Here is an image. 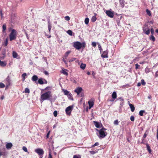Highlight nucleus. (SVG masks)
Masks as SVG:
<instances>
[{"label":"nucleus","mask_w":158,"mask_h":158,"mask_svg":"<svg viewBox=\"0 0 158 158\" xmlns=\"http://www.w3.org/2000/svg\"><path fill=\"white\" fill-rule=\"evenodd\" d=\"M2 32L3 33H6V25L5 24H4L2 26Z\"/></svg>","instance_id":"4be33fe9"},{"label":"nucleus","mask_w":158,"mask_h":158,"mask_svg":"<svg viewBox=\"0 0 158 158\" xmlns=\"http://www.w3.org/2000/svg\"><path fill=\"white\" fill-rule=\"evenodd\" d=\"M73 158H81L80 155H74L73 156Z\"/></svg>","instance_id":"49530a36"},{"label":"nucleus","mask_w":158,"mask_h":158,"mask_svg":"<svg viewBox=\"0 0 158 158\" xmlns=\"http://www.w3.org/2000/svg\"><path fill=\"white\" fill-rule=\"evenodd\" d=\"M23 149L25 152H27V148L25 146H23Z\"/></svg>","instance_id":"8fccbe9b"},{"label":"nucleus","mask_w":158,"mask_h":158,"mask_svg":"<svg viewBox=\"0 0 158 158\" xmlns=\"http://www.w3.org/2000/svg\"><path fill=\"white\" fill-rule=\"evenodd\" d=\"M155 77H158V71H157L155 73Z\"/></svg>","instance_id":"680f3d73"},{"label":"nucleus","mask_w":158,"mask_h":158,"mask_svg":"<svg viewBox=\"0 0 158 158\" xmlns=\"http://www.w3.org/2000/svg\"><path fill=\"white\" fill-rule=\"evenodd\" d=\"M89 153L91 154L94 155L95 154L96 152L94 151H90Z\"/></svg>","instance_id":"864d4df0"},{"label":"nucleus","mask_w":158,"mask_h":158,"mask_svg":"<svg viewBox=\"0 0 158 158\" xmlns=\"http://www.w3.org/2000/svg\"><path fill=\"white\" fill-rule=\"evenodd\" d=\"M146 34L148 35L150 34V29H148L147 30H145V31H143Z\"/></svg>","instance_id":"c9c22d12"},{"label":"nucleus","mask_w":158,"mask_h":158,"mask_svg":"<svg viewBox=\"0 0 158 158\" xmlns=\"http://www.w3.org/2000/svg\"><path fill=\"white\" fill-rule=\"evenodd\" d=\"M27 76V74L26 73H24L22 75V80L23 81H24L26 79L25 77Z\"/></svg>","instance_id":"c756f323"},{"label":"nucleus","mask_w":158,"mask_h":158,"mask_svg":"<svg viewBox=\"0 0 158 158\" xmlns=\"http://www.w3.org/2000/svg\"><path fill=\"white\" fill-rule=\"evenodd\" d=\"M108 50L104 51L103 53L101 55V57L103 58H107L108 57Z\"/></svg>","instance_id":"f8f14e48"},{"label":"nucleus","mask_w":158,"mask_h":158,"mask_svg":"<svg viewBox=\"0 0 158 158\" xmlns=\"http://www.w3.org/2000/svg\"><path fill=\"white\" fill-rule=\"evenodd\" d=\"M17 32L15 29H12L9 35L10 40L12 41L15 40L17 37Z\"/></svg>","instance_id":"20e7f679"},{"label":"nucleus","mask_w":158,"mask_h":158,"mask_svg":"<svg viewBox=\"0 0 158 158\" xmlns=\"http://www.w3.org/2000/svg\"><path fill=\"white\" fill-rule=\"evenodd\" d=\"M52 27V25L51 24V23L50 21V20H49L48 21V30L49 31V32H50L51 30Z\"/></svg>","instance_id":"a211bd4d"},{"label":"nucleus","mask_w":158,"mask_h":158,"mask_svg":"<svg viewBox=\"0 0 158 158\" xmlns=\"http://www.w3.org/2000/svg\"><path fill=\"white\" fill-rule=\"evenodd\" d=\"M68 71V70L67 69H63L61 71V73L65 75L66 76H68V73L67 72Z\"/></svg>","instance_id":"f3484780"},{"label":"nucleus","mask_w":158,"mask_h":158,"mask_svg":"<svg viewBox=\"0 0 158 158\" xmlns=\"http://www.w3.org/2000/svg\"><path fill=\"white\" fill-rule=\"evenodd\" d=\"M13 57L14 58H16L18 56V54L15 51H13L12 53Z\"/></svg>","instance_id":"bb28decb"},{"label":"nucleus","mask_w":158,"mask_h":158,"mask_svg":"<svg viewBox=\"0 0 158 158\" xmlns=\"http://www.w3.org/2000/svg\"><path fill=\"white\" fill-rule=\"evenodd\" d=\"M92 45L94 47H95L96 46V43L95 42H92Z\"/></svg>","instance_id":"4d7b16f0"},{"label":"nucleus","mask_w":158,"mask_h":158,"mask_svg":"<svg viewBox=\"0 0 158 158\" xmlns=\"http://www.w3.org/2000/svg\"><path fill=\"white\" fill-rule=\"evenodd\" d=\"M147 135V134L146 133H145L144 134L142 138H143V139L145 138L146 137Z\"/></svg>","instance_id":"e2e57ef3"},{"label":"nucleus","mask_w":158,"mask_h":158,"mask_svg":"<svg viewBox=\"0 0 158 158\" xmlns=\"http://www.w3.org/2000/svg\"><path fill=\"white\" fill-rule=\"evenodd\" d=\"M53 115L55 117H56L57 115V111L55 110L53 112Z\"/></svg>","instance_id":"603ef678"},{"label":"nucleus","mask_w":158,"mask_h":158,"mask_svg":"<svg viewBox=\"0 0 158 158\" xmlns=\"http://www.w3.org/2000/svg\"><path fill=\"white\" fill-rule=\"evenodd\" d=\"M38 83L40 84L43 85L44 84H47V81L44 79L40 78L38 80Z\"/></svg>","instance_id":"1a4fd4ad"},{"label":"nucleus","mask_w":158,"mask_h":158,"mask_svg":"<svg viewBox=\"0 0 158 158\" xmlns=\"http://www.w3.org/2000/svg\"><path fill=\"white\" fill-rule=\"evenodd\" d=\"M145 112L144 110H141L139 112V114L140 116H143V113Z\"/></svg>","instance_id":"e433bc0d"},{"label":"nucleus","mask_w":158,"mask_h":158,"mask_svg":"<svg viewBox=\"0 0 158 158\" xmlns=\"http://www.w3.org/2000/svg\"><path fill=\"white\" fill-rule=\"evenodd\" d=\"M73 108V106H70L66 108L65 109V112L67 115H70Z\"/></svg>","instance_id":"0eeeda50"},{"label":"nucleus","mask_w":158,"mask_h":158,"mask_svg":"<svg viewBox=\"0 0 158 158\" xmlns=\"http://www.w3.org/2000/svg\"><path fill=\"white\" fill-rule=\"evenodd\" d=\"M62 91L64 92V94L65 95H68L69 93L70 92L66 89H62Z\"/></svg>","instance_id":"5701e85b"},{"label":"nucleus","mask_w":158,"mask_h":158,"mask_svg":"<svg viewBox=\"0 0 158 158\" xmlns=\"http://www.w3.org/2000/svg\"><path fill=\"white\" fill-rule=\"evenodd\" d=\"M94 124L96 127L97 128H100V123L96 121H94Z\"/></svg>","instance_id":"412c9836"},{"label":"nucleus","mask_w":158,"mask_h":158,"mask_svg":"<svg viewBox=\"0 0 158 158\" xmlns=\"http://www.w3.org/2000/svg\"><path fill=\"white\" fill-rule=\"evenodd\" d=\"M112 97L114 99L116 98L117 97V94L116 93L115 91H114L113 92L112 94Z\"/></svg>","instance_id":"393cba45"},{"label":"nucleus","mask_w":158,"mask_h":158,"mask_svg":"<svg viewBox=\"0 0 158 158\" xmlns=\"http://www.w3.org/2000/svg\"><path fill=\"white\" fill-rule=\"evenodd\" d=\"M106 15L109 17L112 18L114 15V12L112 11V10H106Z\"/></svg>","instance_id":"423d86ee"},{"label":"nucleus","mask_w":158,"mask_h":158,"mask_svg":"<svg viewBox=\"0 0 158 158\" xmlns=\"http://www.w3.org/2000/svg\"><path fill=\"white\" fill-rule=\"evenodd\" d=\"M124 2L125 1L124 0H119V3L120 7L122 8H123L124 6Z\"/></svg>","instance_id":"2eb2a0df"},{"label":"nucleus","mask_w":158,"mask_h":158,"mask_svg":"<svg viewBox=\"0 0 158 158\" xmlns=\"http://www.w3.org/2000/svg\"><path fill=\"white\" fill-rule=\"evenodd\" d=\"M35 152L37 153L40 156V158H42L43 155L44 154V152L42 149L40 148H38L35 150Z\"/></svg>","instance_id":"39448f33"},{"label":"nucleus","mask_w":158,"mask_h":158,"mask_svg":"<svg viewBox=\"0 0 158 158\" xmlns=\"http://www.w3.org/2000/svg\"><path fill=\"white\" fill-rule=\"evenodd\" d=\"M89 21V18H85V23L87 25L88 24Z\"/></svg>","instance_id":"72a5a7b5"},{"label":"nucleus","mask_w":158,"mask_h":158,"mask_svg":"<svg viewBox=\"0 0 158 158\" xmlns=\"http://www.w3.org/2000/svg\"><path fill=\"white\" fill-rule=\"evenodd\" d=\"M24 91L26 93H30L29 89L27 88L25 89Z\"/></svg>","instance_id":"37998d69"},{"label":"nucleus","mask_w":158,"mask_h":158,"mask_svg":"<svg viewBox=\"0 0 158 158\" xmlns=\"http://www.w3.org/2000/svg\"><path fill=\"white\" fill-rule=\"evenodd\" d=\"M97 19V18L95 16H93L91 19V21L92 22H94Z\"/></svg>","instance_id":"7c9ffc66"},{"label":"nucleus","mask_w":158,"mask_h":158,"mask_svg":"<svg viewBox=\"0 0 158 158\" xmlns=\"http://www.w3.org/2000/svg\"><path fill=\"white\" fill-rule=\"evenodd\" d=\"M67 96L69 99L72 100H73V98L72 96V94L70 93L68 95H67Z\"/></svg>","instance_id":"c85d7f7f"},{"label":"nucleus","mask_w":158,"mask_h":158,"mask_svg":"<svg viewBox=\"0 0 158 158\" xmlns=\"http://www.w3.org/2000/svg\"><path fill=\"white\" fill-rule=\"evenodd\" d=\"M67 33L69 35L71 36L72 35L73 32L71 30H69L67 31Z\"/></svg>","instance_id":"58836bf2"},{"label":"nucleus","mask_w":158,"mask_h":158,"mask_svg":"<svg viewBox=\"0 0 158 158\" xmlns=\"http://www.w3.org/2000/svg\"><path fill=\"white\" fill-rule=\"evenodd\" d=\"M146 12L147 14L149 16H150L151 15V11L148 9H147L146 10Z\"/></svg>","instance_id":"f704fd0d"},{"label":"nucleus","mask_w":158,"mask_h":158,"mask_svg":"<svg viewBox=\"0 0 158 158\" xmlns=\"http://www.w3.org/2000/svg\"><path fill=\"white\" fill-rule=\"evenodd\" d=\"M65 19L66 20L68 21L70 19V18L69 16H66L64 17Z\"/></svg>","instance_id":"09e8293b"},{"label":"nucleus","mask_w":158,"mask_h":158,"mask_svg":"<svg viewBox=\"0 0 158 158\" xmlns=\"http://www.w3.org/2000/svg\"><path fill=\"white\" fill-rule=\"evenodd\" d=\"M44 73L46 75H48V72L47 71H45L44 72Z\"/></svg>","instance_id":"338daca9"},{"label":"nucleus","mask_w":158,"mask_h":158,"mask_svg":"<svg viewBox=\"0 0 158 158\" xmlns=\"http://www.w3.org/2000/svg\"><path fill=\"white\" fill-rule=\"evenodd\" d=\"M148 29H149L148 27V26L147 24H145L144 25L143 27V31H145V30H147Z\"/></svg>","instance_id":"2f4dec72"},{"label":"nucleus","mask_w":158,"mask_h":158,"mask_svg":"<svg viewBox=\"0 0 158 158\" xmlns=\"http://www.w3.org/2000/svg\"><path fill=\"white\" fill-rule=\"evenodd\" d=\"M76 60V58H73L69 60V62L70 63Z\"/></svg>","instance_id":"de8ad7c7"},{"label":"nucleus","mask_w":158,"mask_h":158,"mask_svg":"<svg viewBox=\"0 0 158 158\" xmlns=\"http://www.w3.org/2000/svg\"><path fill=\"white\" fill-rule=\"evenodd\" d=\"M156 137H157V140H158V130L157 131Z\"/></svg>","instance_id":"774afa93"},{"label":"nucleus","mask_w":158,"mask_h":158,"mask_svg":"<svg viewBox=\"0 0 158 158\" xmlns=\"http://www.w3.org/2000/svg\"><path fill=\"white\" fill-rule=\"evenodd\" d=\"M52 95L51 92L50 91H48L41 95L40 100L41 102H43L45 100L51 101L52 100Z\"/></svg>","instance_id":"f257e3e1"},{"label":"nucleus","mask_w":158,"mask_h":158,"mask_svg":"<svg viewBox=\"0 0 158 158\" xmlns=\"http://www.w3.org/2000/svg\"><path fill=\"white\" fill-rule=\"evenodd\" d=\"M50 132V131H49L47 134L46 137L47 138H49V135Z\"/></svg>","instance_id":"69168bd1"},{"label":"nucleus","mask_w":158,"mask_h":158,"mask_svg":"<svg viewBox=\"0 0 158 158\" xmlns=\"http://www.w3.org/2000/svg\"><path fill=\"white\" fill-rule=\"evenodd\" d=\"M83 90L82 88L81 87H78L74 90V92L77 93V95H78Z\"/></svg>","instance_id":"9b49d317"},{"label":"nucleus","mask_w":158,"mask_h":158,"mask_svg":"<svg viewBox=\"0 0 158 158\" xmlns=\"http://www.w3.org/2000/svg\"><path fill=\"white\" fill-rule=\"evenodd\" d=\"M5 87V85L2 82L0 83V88H3Z\"/></svg>","instance_id":"a19ab883"},{"label":"nucleus","mask_w":158,"mask_h":158,"mask_svg":"<svg viewBox=\"0 0 158 158\" xmlns=\"http://www.w3.org/2000/svg\"><path fill=\"white\" fill-rule=\"evenodd\" d=\"M130 120L131 121L133 122L135 120L134 117L132 115L130 117Z\"/></svg>","instance_id":"3c124183"},{"label":"nucleus","mask_w":158,"mask_h":158,"mask_svg":"<svg viewBox=\"0 0 158 158\" xmlns=\"http://www.w3.org/2000/svg\"><path fill=\"white\" fill-rule=\"evenodd\" d=\"M99 145V143L98 142H96L94 145L92 146V147H94L96 146H98Z\"/></svg>","instance_id":"5fc2aeb1"},{"label":"nucleus","mask_w":158,"mask_h":158,"mask_svg":"<svg viewBox=\"0 0 158 158\" xmlns=\"http://www.w3.org/2000/svg\"><path fill=\"white\" fill-rule=\"evenodd\" d=\"M145 72L147 73L150 72V69L149 68L146 67L145 69Z\"/></svg>","instance_id":"79ce46f5"},{"label":"nucleus","mask_w":158,"mask_h":158,"mask_svg":"<svg viewBox=\"0 0 158 158\" xmlns=\"http://www.w3.org/2000/svg\"><path fill=\"white\" fill-rule=\"evenodd\" d=\"M17 18V17L15 14H12L11 15L10 22L12 23H15L16 20Z\"/></svg>","instance_id":"6e6552de"},{"label":"nucleus","mask_w":158,"mask_h":158,"mask_svg":"<svg viewBox=\"0 0 158 158\" xmlns=\"http://www.w3.org/2000/svg\"><path fill=\"white\" fill-rule=\"evenodd\" d=\"M114 123L115 125H118V120L117 119L115 120L114 122Z\"/></svg>","instance_id":"a18cd8bd"},{"label":"nucleus","mask_w":158,"mask_h":158,"mask_svg":"<svg viewBox=\"0 0 158 158\" xmlns=\"http://www.w3.org/2000/svg\"><path fill=\"white\" fill-rule=\"evenodd\" d=\"M8 39L7 38H6L5 40V44L4 46H6L8 44Z\"/></svg>","instance_id":"ea45409f"},{"label":"nucleus","mask_w":158,"mask_h":158,"mask_svg":"<svg viewBox=\"0 0 158 158\" xmlns=\"http://www.w3.org/2000/svg\"><path fill=\"white\" fill-rule=\"evenodd\" d=\"M141 83L143 85H146V83L143 79H142L141 80Z\"/></svg>","instance_id":"c03bdc74"},{"label":"nucleus","mask_w":158,"mask_h":158,"mask_svg":"<svg viewBox=\"0 0 158 158\" xmlns=\"http://www.w3.org/2000/svg\"><path fill=\"white\" fill-rule=\"evenodd\" d=\"M150 39L153 42H154L155 41V38L153 35H151L150 36Z\"/></svg>","instance_id":"473e14b6"},{"label":"nucleus","mask_w":158,"mask_h":158,"mask_svg":"<svg viewBox=\"0 0 158 158\" xmlns=\"http://www.w3.org/2000/svg\"><path fill=\"white\" fill-rule=\"evenodd\" d=\"M6 81L7 82L8 85H10V78L9 76H8L6 79Z\"/></svg>","instance_id":"a878e982"},{"label":"nucleus","mask_w":158,"mask_h":158,"mask_svg":"<svg viewBox=\"0 0 158 158\" xmlns=\"http://www.w3.org/2000/svg\"><path fill=\"white\" fill-rule=\"evenodd\" d=\"M48 158H52V156L51 155V152H50L49 153V156Z\"/></svg>","instance_id":"0e129e2a"},{"label":"nucleus","mask_w":158,"mask_h":158,"mask_svg":"<svg viewBox=\"0 0 158 158\" xmlns=\"http://www.w3.org/2000/svg\"><path fill=\"white\" fill-rule=\"evenodd\" d=\"M135 69H138L139 68V67H140V65H139L138 64H135Z\"/></svg>","instance_id":"13d9d810"},{"label":"nucleus","mask_w":158,"mask_h":158,"mask_svg":"<svg viewBox=\"0 0 158 158\" xmlns=\"http://www.w3.org/2000/svg\"><path fill=\"white\" fill-rule=\"evenodd\" d=\"M86 43L85 42H83L82 43L79 41L73 43V47L78 50H79L81 48L84 49Z\"/></svg>","instance_id":"f03ea898"},{"label":"nucleus","mask_w":158,"mask_h":158,"mask_svg":"<svg viewBox=\"0 0 158 158\" xmlns=\"http://www.w3.org/2000/svg\"><path fill=\"white\" fill-rule=\"evenodd\" d=\"M139 58L138 57H136L135 58H134L132 60V62H135L136 60L138 61Z\"/></svg>","instance_id":"052dcab7"},{"label":"nucleus","mask_w":158,"mask_h":158,"mask_svg":"<svg viewBox=\"0 0 158 158\" xmlns=\"http://www.w3.org/2000/svg\"><path fill=\"white\" fill-rule=\"evenodd\" d=\"M70 53V52L69 51H67L65 54V57H67L69 54Z\"/></svg>","instance_id":"6e6d98bb"},{"label":"nucleus","mask_w":158,"mask_h":158,"mask_svg":"<svg viewBox=\"0 0 158 158\" xmlns=\"http://www.w3.org/2000/svg\"><path fill=\"white\" fill-rule=\"evenodd\" d=\"M86 65L85 64L81 63L80 65V68L82 70H84L86 67Z\"/></svg>","instance_id":"b1692460"},{"label":"nucleus","mask_w":158,"mask_h":158,"mask_svg":"<svg viewBox=\"0 0 158 158\" xmlns=\"http://www.w3.org/2000/svg\"><path fill=\"white\" fill-rule=\"evenodd\" d=\"M13 146V144L11 143H8L6 145V148L8 150L10 149Z\"/></svg>","instance_id":"ddd939ff"},{"label":"nucleus","mask_w":158,"mask_h":158,"mask_svg":"<svg viewBox=\"0 0 158 158\" xmlns=\"http://www.w3.org/2000/svg\"><path fill=\"white\" fill-rule=\"evenodd\" d=\"M98 49L100 51V53H101L102 52V48L101 45H100V44H98Z\"/></svg>","instance_id":"4c0bfd02"},{"label":"nucleus","mask_w":158,"mask_h":158,"mask_svg":"<svg viewBox=\"0 0 158 158\" xmlns=\"http://www.w3.org/2000/svg\"><path fill=\"white\" fill-rule=\"evenodd\" d=\"M7 64L6 63L5 61H1L0 60V65L2 67H5Z\"/></svg>","instance_id":"6ab92c4d"},{"label":"nucleus","mask_w":158,"mask_h":158,"mask_svg":"<svg viewBox=\"0 0 158 158\" xmlns=\"http://www.w3.org/2000/svg\"><path fill=\"white\" fill-rule=\"evenodd\" d=\"M88 103L89 105V109H90L93 106L94 103L93 102L91 101H89Z\"/></svg>","instance_id":"aec40b11"},{"label":"nucleus","mask_w":158,"mask_h":158,"mask_svg":"<svg viewBox=\"0 0 158 158\" xmlns=\"http://www.w3.org/2000/svg\"><path fill=\"white\" fill-rule=\"evenodd\" d=\"M38 78L37 76L35 75H34L31 78V80L32 81H34L35 83H37V81L38 80Z\"/></svg>","instance_id":"4468645a"},{"label":"nucleus","mask_w":158,"mask_h":158,"mask_svg":"<svg viewBox=\"0 0 158 158\" xmlns=\"http://www.w3.org/2000/svg\"><path fill=\"white\" fill-rule=\"evenodd\" d=\"M146 145L147 147V149L148 151L149 152V153H151V149L150 146H149V144L147 143L146 144Z\"/></svg>","instance_id":"cd10ccee"},{"label":"nucleus","mask_w":158,"mask_h":158,"mask_svg":"<svg viewBox=\"0 0 158 158\" xmlns=\"http://www.w3.org/2000/svg\"><path fill=\"white\" fill-rule=\"evenodd\" d=\"M106 130V129L103 127L99 130L96 129V130L99 132V135L98 136L99 139H102L103 138L106 136L107 133L105 131Z\"/></svg>","instance_id":"7ed1b4c3"},{"label":"nucleus","mask_w":158,"mask_h":158,"mask_svg":"<svg viewBox=\"0 0 158 158\" xmlns=\"http://www.w3.org/2000/svg\"><path fill=\"white\" fill-rule=\"evenodd\" d=\"M128 104H129V105L131 109V111L132 112H134L135 110V108L134 105L133 104H132L130 103L129 101H128Z\"/></svg>","instance_id":"dca6fc26"},{"label":"nucleus","mask_w":158,"mask_h":158,"mask_svg":"<svg viewBox=\"0 0 158 158\" xmlns=\"http://www.w3.org/2000/svg\"><path fill=\"white\" fill-rule=\"evenodd\" d=\"M150 31L151 34H152V35H153V34L154 33V30L153 28H152L151 29Z\"/></svg>","instance_id":"bf43d9fd"},{"label":"nucleus","mask_w":158,"mask_h":158,"mask_svg":"<svg viewBox=\"0 0 158 158\" xmlns=\"http://www.w3.org/2000/svg\"><path fill=\"white\" fill-rule=\"evenodd\" d=\"M7 155V152L5 148L3 149H0V156H6Z\"/></svg>","instance_id":"9d476101"}]
</instances>
